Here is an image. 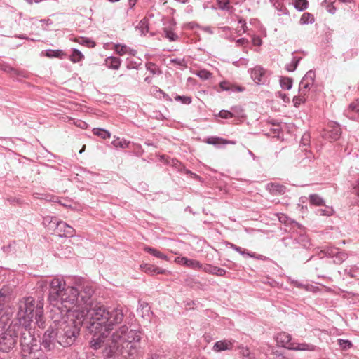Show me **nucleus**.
Returning <instances> with one entry per match:
<instances>
[{"label":"nucleus","instance_id":"obj_16","mask_svg":"<svg viewBox=\"0 0 359 359\" xmlns=\"http://www.w3.org/2000/svg\"><path fill=\"white\" fill-rule=\"evenodd\" d=\"M230 245V248H232L233 250H236V252H238V253H240L241 255H248L250 257H253V258H256V259H265L266 257L262 255H256L255 253H252V252H246L245 250H243L242 249L241 247H238L233 243H230L229 244Z\"/></svg>","mask_w":359,"mask_h":359},{"label":"nucleus","instance_id":"obj_50","mask_svg":"<svg viewBox=\"0 0 359 359\" xmlns=\"http://www.w3.org/2000/svg\"><path fill=\"white\" fill-rule=\"evenodd\" d=\"M170 62L172 63H175V64H177V65H182V63L184 62V60L176 58V59H172L170 60Z\"/></svg>","mask_w":359,"mask_h":359},{"label":"nucleus","instance_id":"obj_13","mask_svg":"<svg viewBox=\"0 0 359 359\" xmlns=\"http://www.w3.org/2000/svg\"><path fill=\"white\" fill-rule=\"evenodd\" d=\"M140 267L142 271H144V273H147L149 275H151V276H153L154 274L170 273V272L168 271L167 270L161 269L159 267H157L155 265L150 264L144 263V264H142Z\"/></svg>","mask_w":359,"mask_h":359},{"label":"nucleus","instance_id":"obj_60","mask_svg":"<svg viewBox=\"0 0 359 359\" xmlns=\"http://www.w3.org/2000/svg\"><path fill=\"white\" fill-rule=\"evenodd\" d=\"M85 149V146L83 147V148L79 151V153L81 154Z\"/></svg>","mask_w":359,"mask_h":359},{"label":"nucleus","instance_id":"obj_48","mask_svg":"<svg viewBox=\"0 0 359 359\" xmlns=\"http://www.w3.org/2000/svg\"><path fill=\"white\" fill-rule=\"evenodd\" d=\"M238 23L241 25V29H238V32H239L241 30H242L243 33L245 32L247 26H246L245 21L240 20Z\"/></svg>","mask_w":359,"mask_h":359},{"label":"nucleus","instance_id":"obj_12","mask_svg":"<svg viewBox=\"0 0 359 359\" xmlns=\"http://www.w3.org/2000/svg\"><path fill=\"white\" fill-rule=\"evenodd\" d=\"M175 262L194 270H198L202 268V264H201L200 262L196 259H189L185 257H175Z\"/></svg>","mask_w":359,"mask_h":359},{"label":"nucleus","instance_id":"obj_34","mask_svg":"<svg viewBox=\"0 0 359 359\" xmlns=\"http://www.w3.org/2000/svg\"><path fill=\"white\" fill-rule=\"evenodd\" d=\"M165 36L169 39L170 41H175L178 39V36L173 32L172 30L165 28L164 29Z\"/></svg>","mask_w":359,"mask_h":359},{"label":"nucleus","instance_id":"obj_27","mask_svg":"<svg viewBox=\"0 0 359 359\" xmlns=\"http://www.w3.org/2000/svg\"><path fill=\"white\" fill-rule=\"evenodd\" d=\"M309 201L311 204L320 206L324 205V200L318 194H311L309 196Z\"/></svg>","mask_w":359,"mask_h":359},{"label":"nucleus","instance_id":"obj_26","mask_svg":"<svg viewBox=\"0 0 359 359\" xmlns=\"http://www.w3.org/2000/svg\"><path fill=\"white\" fill-rule=\"evenodd\" d=\"M280 84L283 89L290 90L292 86V80L288 77H281Z\"/></svg>","mask_w":359,"mask_h":359},{"label":"nucleus","instance_id":"obj_33","mask_svg":"<svg viewBox=\"0 0 359 359\" xmlns=\"http://www.w3.org/2000/svg\"><path fill=\"white\" fill-rule=\"evenodd\" d=\"M315 77H316L315 72H313L312 70H309L304 75V76L302 78V80H303L304 81H306V82L308 81V83H310V84H313V83H314V81H315Z\"/></svg>","mask_w":359,"mask_h":359},{"label":"nucleus","instance_id":"obj_39","mask_svg":"<svg viewBox=\"0 0 359 359\" xmlns=\"http://www.w3.org/2000/svg\"><path fill=\"white\" fill-rule=\"evenodd\" d=\"M175 100L178 102H181L183 104H189L191 102V97L189 96H181V95H177L175 97Z\"/></svg>","mask_w":359,"mask_h":359},{"label":"nucleus","instance_id":"obj_61","mask_svg":"<svg viewBox=\"0 0 359 359\" xmlns=\"http://www.w3.org/2000/svg\"><path fill=\"white\" fill-rule=\"evenodd\" d=\"M145 81H147V82H148V83H149V82H150V81H149V78H148V77H147V78L145 79Z\"/></svg>","mask_w":359,"mask_h":359},{"label":"nucleus","instance_id":"obj_10","mask_svg":"<svg viewBox=\"0 0 359 359\" xmlns=\"http://www.w3.org/2000/svg\"><path fill=\"white\" fill-rule=\"evenodd\" d=\"M50 222H53L56 225L57 231L60 233V236L72 237L75 233L74 228L62 221H57L54 218Z\"/></svg>","mask_w":359,"mask_h":359},{"label":"nucleus","instance_id":"obj_54","mask_svg":"<svg viewBox=\"0 0 359 359\" xmlns=\"http://www.w3.org/2000/svg\"><path fill=\"white\" fill-rule=\"evenodd\" d=\"M355 194L359 196V182H357L356 185L353 187Z\"/></svg>","mask_w":359,"mask_h":359},{"label":"nucleus","instance_id":"obj_37","mask_svg":"<svg viewBox=\"0 0 359 359\" xmlns=\"http://www.w3.org/2000/svg\"><path fill=\"white\" fill-rule=\"evenodd\" d=\"M216 267L217 266H212L211 264H205V265L202 264V268L200 270H202L203 271H204L205 273L214 275Z\"/></svg>","mask_w":359,"mask_h":359},{"label":"nucleus","instance_id":"obj_57","mask_svg":"<svg viewBox=\"0 0 359 359\" xmlns=\"http://www.w3.org/2000/svg\"><path fill=\"white\" fill-rule=\"evenodd\" d=\"M86 125V123H84V122H81V123L79 124V126H80L81 128H83Z\"/></svg>","mask_w":359,"mask_h":359},{"label":"nucleus","instance_id":"obj_36","mask_svg":"<svg viewBox=\"0 0 359 359\" xmlns=\"http://www.w3.org/2000/svg\"><path fill=\"white\" fill-rule=\"evenodd\" d=\"M147 70L149 71L152 74H161V71L158 67L154 63H149L147 65Z\"/></svg>","mask_w":359,"mask_h":359},{"label":"nucleus","instance_id":"obj_43","mask_svg":"<svg viewBox=\"0 0 359 359\" xmlns=\"http://www.w3.org/2000/svg\"><path fill=\"white\" fill-rule=\"evenodd\" d=\"M219 116L222 118H225V119L233 118L231 111H227V110H221L219 112Z\"/></svg>","mask_w":359,"mask_h":359},{"label":"nucleus","instance_id":"obj_29","mask_svg":"<svg viewBox=\"0 0 359 359\" xmlns=\"http://www.w3.org/2000/svg\"><path fill=\"white\" fill-rule=\"evenodd\" d=\"M300 60H301V57H293L291 62L286 65L285 69L288 72L294 71L296 69Z\"/></svg>","mask_w":359,"mask_h":359},{"label":"nucleus","instance_id":"obj_40","mask_svg":"<svg viewBox=\"0 0 359 359\" xmlns=\"http://www.w3.org/2000/svg\"><path fill=\"white\" fill-rule=\"evenodd\" d=\"M217 4L222 10H229L230 8L229 0H217Z\"/></svg>","mask_w":359,"mask_h":359},{"label":"nucleus","instance_id":"obj_52","mask_svg":"<svg viewBox=\"0 0 359 359\" xmlns=\"http://www.w3.org/2000/svg\"><path fill=\"white\" fill-rule=\"evenodd\" d=\"M283 100L285 102H289V97L287 96V95L285 94H280Z\"/></svg>","mask_w":359,"mask_h":359},{"label":"nucleus","instance_id":"obj_47","mask_svg":"<svg viewBox=\"0 0 359 359\" xmlns=\"http://www.w3.org/2000/svg\"><path fill=\"white\" fill-rule=\"evenodd\" d=\"M332 210H325L323 209H319L318 213L320 215H330L332 214Z\"/></svg>","mask_w":359,"mask_h":359},{"label":"nucleus","instance_id":"obj_44","mask_svg":"<svg viewBox=\"0 0 359 359\" xmlns=\"http://www.w3.org/2000/svg\"><path fill=\"white\" fill-rule=\"evenodd\" d=\"M226 274V270L224 269L216 267L215 271L214 273V275H217L218 276H224Z\"/></svg>","mask_w":359,"mask_h":359},{"label":"nucleus","instance_id":"obj_56","mask_svg":"<svg viewBox=\"0 0 359 359\" xmlns=\"http://www.w3.org/2000/svg\"><path fill=\"white\" fill-rule=\"evenodd\" d=\"M339 1L343 3H350L352 1V0H339Z\"/></svg>","mask_w":359,"mask_h":359},{"label":"nucleus","instance_id":"obj_2","mask_svg":"<svg viewBox=\"0 0 359 359\" xmlns=\"http://www.w3.org/2000/svg\"><path fill=\"white\" fill-rule=\"evenodd\" d=\"M34 303V299L31 297L23 299L19 302L17 313L18 323L20 327L18 332L20 334V346L22 351L27 353H31L37 347L36 340L34 339L29 330L33 318H35L39 327L43 326L44 324L42 320L43 303L41 301H38L36 305Z\"/></svg>","mask_w":359,"mask_h":359},{"label":"nucleus","instance_id":"obj_55","mask_svg":"<svg viewBox=\"0 0 359 359\" xmlns=\"http://www.w3.org/2000/svg\"><path fill=\"white\" fill-rule=\"evenodd\" d=\"M129 3H130V8H133L135 4V1H133V0H129Z\"/></svg>","mask_w":359,"mask_h":359},{"label":"nucleus","instance_id":"obj_23","mask_svg":"<svg viewBox=\"0 0 359 359\" xmlns=\"http://www.w3.org/2000/svg\"><path fill=\"white\" fill-rule=\"evenodd\" d=\"M231 113L232 114V117L235 118H243L244 117V111L241 107L240 106H233L231 108Z\"/></svg>","mask_w":359,"mask_h":359},{"label":"nucleus","instance_id":"obj_49","mask_svg":"<svg viewBox=\"0 0 359 359\" xmlns=\"http://www.w3.org/2000/svg\"><path fill=\"white\" fill-rule=\"evenodd\" d=\"M248 43V40H246L244 38H241V39H239L237 40L236 41V43L238 45V46H243V45H245V43Z\"/></svg>","mask_w":359,"mask_h":359},{"label":"nucleus","instance_id":"obj_58","mask_svg":"<svg viewBox=\"0 0 359 359\" xmlns=\"http://www.w3.org/2000/svg\"><path fill=\"white\" fill-rule=\"evenodd\" d=\"M28 4H32L33 1L32 0H25Z\"/></svg>","mask_w":359,"mask_h":359},{"label":"nucleus","instance_id":"obj_45","mask_svg":"<svg viewBox=\"0 0 359 359\" xmlns=\"http://www.w3.org/2000/svg\"><path fill=\"white\" fill-rule=\"evenodd\" d=\"M61 53V51L60 50H57V51H55V50H49L48 53H47V55L48 57H58Z\"/></svg>","mask_w":359,"mask_h":359},{"label":"nucleus","instance_id":"obj_64","mask_svg":"<svg viewBox=\"0 0 359 359\" xmlns=\"http://www.w3.org/2000/svg\"><path fill=\"white\" fill-rule=\"evenodd\" d=\"M249 155H252V153L250 151H249Z\"/></svg>","mask_w":359,"mask_h":359},{"label":"nucleus","instance_id":"obj_5","mask_svg":"<svg viewBox=\"0 0 359 359\" xmlns=\"http://www.w3.org/2000/svg\"><path fill=\"white\" fill-rule=\"evenodd\" d=\"M20 327L18 323H12L8 328L0 334V351L8 352L16 345Z\"/></svg>","mask_w":359,"mask_h":359},{"label":"nucleus","instance_id":"obj_38","mask_svg":"<svg viewBox=\"0 0 359 359\" xmlns=\"http://www.w3.org/2000/svg\"><path fill=\"white\" fill-rule=\"evenodd\" d=\"M297 240L298 243H301L305 248H308L310 245L309 240L305 235H300Z\"/></svg>","mask_w":359,"mask_h":359},{"label":"nucleus","instance_id":"obj_8","mask_svg":"<svg viewBox=\"0 0 359 359\" xmlns=\"http://www.w3.org/2000/svg\"><path fill=\"white\" fill-rule=\"evenodd\" d=\"M320 252L332 259L333 262L337 264H341L348 257L347 254L344 250L334 246L325 247Z\"/></svg>","mask_w":359,"mask_h":359},{"label":"nucleus","instance_id":"obj_14","mask_svg":"<svg viewBox=\"0 0 359 359\" xmlns=\"http://www.w3.org/2000/svg\"><path fill=\"white\" fill-rule=\"evenodd\" d=\"M205 142L208 144L214 145L217 148H220L222 146H224L226 144H236V142L233 140H228L226 139H224L222 137H217V136H211L205 139Z\"/></svg>","mask_w":359,"mask_h":359},{"label":"nucleus","instance_id":"obj_9","mask_svg":"<svg viewBox=\"0 0 359 359\" xmlns=\"http://www.w3.org/2000/svg\"><path fill=\"white\" fill-rule=\"evenodd\" d=\"M251 78L257 84H264L268 81L270 72L261 66H256L250 71Z\"/></svg>","mask_w":359,"mask_h":359},{"label":"nucleus","instance_id":"obj_32","mask_svg":"<svg viewBox=\"0 0 359 359\" xmlns=\"http://www.w3.org/2000/svg\"><path fill=\"white\" fill-rule=\"evenodd\" d=\"M84 57L83 55L77 49H74L70 59L74 62L81 61Z\"/></svg>","mask_w":359,"mask_h":359},{"label":"nucleus","instance_id":"obj_35","mask_svg":"<svg viewBox=\"0 0 359 359\" xmlns=\"http://www.w3.org/2000/svg\"><path fill=\"white\" fill-rule=\"evenodd\" d=\"M196 75L201 79L206 80L211 77L212 74L206 69H201L198 71Z\"/></svg>","mask_w":359,"mask_h":359},{"label":"nucleus","instance_id":"obj_6","mask_svg":"<svg viewBox=\"0 0 359 359\" xmlns=\"http://www.w3.org/2000/svg\"><path fill=\"white\" fill-rule=\"evenodd\" d=\"M275 339L278 346L293 351H309L315 350V346L306 343H296L292 341L290 334L282 332L276 334Z\"/></svg>","mask_w":359,"mask_h":359},{"label":"nucleus","instance_id":"obj_17","mask_svg":"<svg viewBox=\"0 0 359 359\" xmlns=\"http://www.w3.org/2000/svg\"><path fill=\"white\" fill-rule=\"evenodd\" d=\"M105 64L109 68L118 69L121 64V60L116 57H108L105 60Z\"/></svg>","mask_w":359,"mask_h":359},{"label":"nucleus","instance_id":"obj_51","mask_svg":"<svg viewBox=\"0 0 359 359\" xmlns=\"http://www.w3.org/2000/svg\"><path fill=\"white\" fill-rule=\"evenodd\" d=\"M156 90L157 93H159L161 94H163V97L165 98V99H168V95H166L165 93L163 92V90H161V89H158L157 88H156Z\"/></svg>","mask_w":359,"mask_h":359},{"label":"nucleus","instance_id":"obj_18","mask_svg":"<svg viewBox=\"0 0 359 359\" xmlns=\"http://www.w3.org/2000/svg\"><path fill=\"white\" fill-rule=\"evenodd\" d=\"M114 50L119 55H123L125 54H130L132 55H135V51L130 50L127 46L122 44H116L114 45Z\"/></svg>","mask_w":359,"mask_h":359},{"label":"nucleus","instance_id":"obj_28","mask_svg":"<svg viewBox=\"0 0 359 359\" xmlns=\"http://www.w3.org/2000/svg\"><path fill=\"white\" fill-rule=\"evenodd\" d=\"M313 84H310V83H308V81L306 82L303 80H301L299 83V93L307 95V93L309 92Z\"/></svg>","mask_w":359,"mask_h":359},{"label":"nucleus","instance_id":"obj_41","mask_svg":"<svg viewBox=\"0 0 359 359\" xmlns=\"http://www.w3.org/2000/svg\"><path fill=\"white\" fill-rule=\"evenodd\" d=\"M338 344L342 349H347L351 346V343L348 340L339 339Z\"/></svg>","mask_w":359,"mask_h":359},{"label":"nucleus","instance_id":"obj_21","mask_svg":"<svg viewBox=\"0 0 359 359\" xmlns=\"http://www.w3.org/2000/svg\"><path fill=\"white\" fill-rule=\"evenodd\" d=\"M294 7L299 11H302L308 8L309 2L307 0H292Z\"/></svg>","mask_w":359,"mask_h":359},{"label":"nucleus","instance_id":"obj_63","mask_svg":"<svg viewBox=\"0 0 359 359\" xmlns=\"http://www.w3.org/2000/svg\"><path fill=\"white\" fill-rule=\"evenodd\" d=\"M41 1H42V0H34V1H35L36 3H39V2Z\"/></svg>","mask_w":359,"mask_h":359},{"label":"nucleus","instance_id":"obj_62","mask_svg":"<svg viewBox=\"0 0 359 359\" xmlns=\"http://www.w3.org/2000/svg\"><path fill=\"white\" fill-rule=\"evenodd\" d=\"M109 1L111 2H116V1H118L119 0H109Z\"/></svg>","mask_w":359,"mask_h":359},{"label":"nucleus","instance_id":"obj_20","mask_svg":"<svg viewBox=\"0 0 359 359\" xmlns=\"http://www.w3.org/2000/svg\"><path fill=\"white\" fill-rule=\"evenodd\" d=\"M268 189L273 194H282L285 192L286 188L283 185L276 183H271L268 184Z\"/></svg>","mask_w":359,"mask_h":359},{"label":"nucleus","instance_id":"obj_46","mask_svg":"<svg viewBox=\"0 0 359 359\" xmlns=\"http://www.w3.org/2000/svg\"><path fill=\"white\" fill-rule=\"evenodd\" d=\"M219 86L224 90H230L229 83L226 81L221 82L219 83Z\"/></svg>","mask_w":359,"mask_h":359},{"label":"nucleus","instance_id":"obj_53","mask_svg":"<svg viewBox=\"0 0 359 359\" xmlns=\"http://www.w3.org/2000/svg\"><path fill=\"white\" fill-rule=\"evenodd\" d=\"M91 43V46H95V43L93 42V41H90L89 40H87V39H82L81 41L80 42V43Z\"/></svg>","mask_w":359,"mask_h":359},{"label":"nucleus","instance_id":"obj_7","mask_svg":"<svg viewBox=\"0 0 359 359\" xmlns=\"http://www.w3.org/2000/svg\"><path fill=\"white\" fill-rule=\"evenodd\" d=\"M57 335H56V330L53 325L43 334L41 345L45 350L51 351L57 348Z\"/></svg>","mask_w":359,"mask_h":359},{"label":"nucleus","instance_id":"obj_24","mask_svg":"<svg viewBox=\"0 0 359 359\" xmlns=\"http://www.w3.org/2000/svg\"><path fill=\"white\" fill-rule=\"evenodd\" d=\"M314 22V17L312 14L309 13H304L301 16V18L299 20V22L302 25H306L312 23Z\"/></svg>","mask_w":359,"mask_h":359},{"label":"nucleus","instance_id":"obj_15","mask_svg":"<svg viewBox=\"0 0 359 359\" xmlns=\"http://www.w3.org/2000/svg\"><path fill=\"white\" fill-rule=\"evenodd\" d=\"M233 347L232 343L227 340L218 341L213 346V350L216 352L231 350Z\"/></svg>","mask_w":359,"mask_h":359},{"label":"nucleus","instance_id":"obj_1","mask_svg":"<svg viewBox=\"0 0 359 359\" xmlns=\"http://www.w3.org/2000/svg\"><path fill=\"white\" fill-rule=\"evenodd\" d=\"M81 313L87 317L88 330L92 334L90 341L91 348L97 350L104 346L107 338L108 344L103 350L104 358H111L116 353H126L128 356L136 355L140 348V332L129 330L126 325L114 330L124 318L120 308H106L92 299L93 289L86 285L79 291ZM78 312L79 311L76 310Z\"/></svg>","mask_w":359,"mask_h":359},{"label":"nucleus","instance_id":"obj_42","mask_svg":"<svg viewBox=\"0 0 359 359\" xmlns=\"http://www.w3.org/2000/svg\"><path fill=\"white\" fill-rule=\"evenodd\" d=\"M349 110L359 114V101L356 100L349 105Z\"/></svg>","mask_w":359,"mask_h":359},{"label":"nucleus","instance_id":"obj_59","mask_svg":"<svg viewBox=\"0 0 359 359\" xmlns=\"http://www.w3.org/2000/svg\"><path fill=\"white\" fill-rule=\"evenodd\" d=\"M273 354L276 355V356H280L281 355V354L278 353V351L273 352Z\"/></svg>","mask_w":359,"mask_h":359},{"label":"nucleus","instance_id":"obj_11","mask_svg":"<svg viewBox=\"0 0 359 359\" xmlns=\"http://www.w3.org/2000/svg\"><path fill=\"white\" fill-rule=\"evenodd\" d=\"M341 134V130L339 126L335 123H332L328 126V128L325 130L323 137L330 142L338 140Z\"/></svg>","mask_w":359,"mask_h":359},{"label":"nucleus","instance_id":"obj_22","mask_svg":"<svg viewBox=\"0 0 359 359\" xmlns=\"http://www.w3.org/2000/svg\"><path fill=\"white\" fill-rule=\"evenodd\" d=\"M93 133L104 140L109 139L111 137V134L108 130L102 128H93Z\"/></svg>","mask_w":359,"mask_h":359},{"label":"nucleus","instance_id":"obj_19","mask_svg":"<svg viewBox=\"0 0 359 359\" xmlns=\"http://www.w3.org/2000/svg\"><path fill=\"white\" fill-rule=\"evenodd\" d=\"M144 250L151 255H152L153 256L157 257V258H159V259H164V260H166V261H168L169 259L168 257V256L163 253H162L161 252H160L159 250H156V248H151V247H149V246H146L144 248Z\"/></svg>","mask_w":359,"mask_h":359},{"label":"nucleus","instance_id":"obj_25","mask_svg":"<svg viewBox=\"0 0 359 359\" xmlns=\"http://www.w3.org/2000/svg\"><path fill=\"white\" fill-rule=\"evenodd\" d=\"M111 144L116 148H127L128 147L129 142L124 139L117 137L112 141Z\"/></svg>","mask_w":359,"mask_h":359},{"label":"nucleus","instance_id":"obj_3","mask_svg":"<svg viewBox=\"0 0 359 359\" xmlns=\"http://www.w3.org/2000/svg\"><path fill=\"white\" fill-rule=\"evenodd\" d=\"M79 290L74 287L66 286L62 278H55L50 283L48 301L50 304L60 311L61 315L79 311L82 307L79 304Z\"/></svg>","mask_w":359,"mask_h":359},{"label":"nucleus","instance_id":"obj_30","mask_svg":"<svg viewBox=\"0 0 359 359\" xmlns=\"http://www.w3.org/2000/svg\"><path fill=\"white\" fill-rule=\"evenodd\" d=\"M334 0H325L323 4L326 7L327 11L331 14H334L337 11V8L334 6L333 4Z\"/></svg>","mask_w":359,"mask_h":359},{"label":"nucleus","instance_id":"obj_31","mask_svg":"<svg viewBox=\"0 0 359 359\" xmlns=\"http://www.w3.org/2000/svg\"><path fill=\"white\" fill-rule=\"evenodd\" d=\"M306 94L299 93L297 96H294L293 98L294 105L296 107H298L302 103H304L306 100Z\"/></svg>","mask_w":359,"mask_h":359},{"label":"nucleus","instance_id":"obj_4","mask_svg":"<svg viewBox=\"0 0 359 359\" xmlns=\"http://www.w3.org/2000/svg\"><path fill=\"white\" fill-rule=\"evenodd\" d=\"M84 325L88 329L87 317L77 311L69 315L64 316L59 320H55L54 325L57 335L58 344L67 347L73 344Z\"/></svg>","mask_w":359,"mask_h":359}]
</instances>
